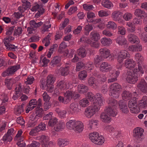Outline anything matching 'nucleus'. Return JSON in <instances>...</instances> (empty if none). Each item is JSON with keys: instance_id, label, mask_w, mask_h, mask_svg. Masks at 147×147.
<instances>
[{"instance_id": "obj_1", "label": "nucleus", "mask_w": 147, "mask_h": 147, "mask_svg": "<svg viewBox=\"0 0 147 147\" xmlns=\"http://www.w3.org/2000/svg\"><path fill=\"white\" fill-rule=\"evenodd\" d=\"M97 101L93 102L92 105L88 107L85 110L84 115L88 118H91L99 110L100 107L103 104L104 100L103 97L99 94H97Z\"/></svg>"}, {"instance_id": "obj_2", "label": "nucleus", "mask_w": 147, "mask_h": 147, "mask_svg": "<svg viewBox=\"0 0 147 147\" xmlns=\"http://www.w3.org/2000/svg\"><path fill=\"white\" fill-rule=\"evenodd\" d=\"M42 109L37 108L35 112L31 114L30 117V121L28 124L29 127H32L37 123L38 120L42 116Z\"/></svg>"}, {"instance_id": "obj_3", "label": "nucleus", "mask_w": 147, "mask_h": 147, "mask_svg": "<svg viewBox=\"0 0 147 147\" xmlns=\"http://www.w3.org/2000/svg\"><path fill=\"white\" fill-rule=\"evenodd\" d=\"M89 138L91 141L97 145H101L104 142L105 139L103 136L100 135L97 132H93L90 133Z\"/></svg>"}, {"instance_id": "obj_4", "label": "nucleus", "mask_w": 147, "mask_h": 147, "mask_svg": "<svg viewBox=\"0 0 147 147\" xmlns=\"http://www.w3.org/2000/svg\"><path fill=\"white\" fill-rule=\"evenodd\" d=\"M110 88L109 95L115 98H118L121 89V86L117 83H114L110 86Z\"/></svg>"}, {"instance_id": "obj_5", "label": "nucleus", "mask_w": 147, "mask_h": 147, "mask_svg": "<svg viewBox=\"0 0 147 147\" xmlns=\"http://www.w3.org/2000/svg\"><path fill=\"white\" fill-rule=\"evenodd\" d=\"M104 129L114 138H117L121 136L120 132L111 125H107Z\"/></svg>"}, {"instance_id": "obj_6", "label": "nucleus", "mask_w": 147, "mask_h": 147, "mask_svg": "<svg viewBox=\"0 0 147 147\" xmlns=\"http://www.w3.org/2000/svg\"><path fill=\"white\" fill-rule=\"evenodd\" d=\"M138 95V93L136 92H133L132 94L129 91H124L122 94L123 99L125 100H129V101H132L135 100Z\"/></svg>"}, {"instance_id": "obj_7", "label": "nucleus", "mask_w": 147, "mask_h": 147, "mask_svg": "<svg viewBox=\"0 0 147 147\" xmlns=\"http://www.w3.org/2000/svg\"><path fill=\"white\" fill-rule=\"evenodd\" d=\"M66 82L64 80H61L57 81L54 93L56 94H58L60 92L64 91L66 89Z\"/></svg>"}, {"instance_id": "obj_8", "label": "nucleus", "mask_w": 147, "mask_h": 147, "mask_svg": "<svg viewBox=\"0 0 147 147\" xmlns=\"http://www.w3.org/2000/svg\"><path fill=\"white\" fill-rule=\"evenodd\" d=\"M128 106L130 109V111L131 113H138L140 111V108L137 106V102L136 99L132 101H129Z\"/></svg>"}, {"instance_id": "obj_9", "label": "nucleus", "mask_w": 147, "mask_h": 147, "mask_svg": "<svg viewBox=\"0 0 147 147\" xmlns=\"http://www.w3.org/2000/svg\"><path fill=\"white\" fill-rule=\"evenodd\" d=\"M139 76L136 75L135 73L132 71L128 72L126 78L127 82L131 84H134L138 80Z\"/></svg>"}, {"instance_id": "obj_10", "label": "nucleus", "mask_w": 147, "mask_h": 147, "mask_svg": "<svg viewBox=\"0 0 147 147\" xmlns=\"http://www.w3.org/2000/svg\"><path fill=\"white\" fill-rule=\"evenodd\" d=\"M144 129L139 127H137L133 131V135L136 139L141 140L144 138Z\"/></svg>"}, {"instance_id": "obj_11", "label": "nucleus", "mask_w": 147, "mask_h": 147, "mask_svg": "<svg viewBox=\"0 0 147 147\" xmlns=\"http://www.w3.org/2000/svg\"><path fill=\"white\" fill-rule=\"evenodd\" d=\"M146 66L142 63L138 64V69H134L133 70L134 72L138 76H140L141 74L144 73V71L146 69Z\"/></svg>"}, {"instance_id": "obj_12", "label": "nucleus", "mask_w": 147, "mask_h": 147, "mask_svg": "<svg viewBox=\"0 0 147 147\" xmlns=\"http://www.w3.org/2000/svg\"><path fill=\"white\" fill-rule=\"evenodd\" d=\"M137 88L142 92L147 93V83L144 79H142L138 84Z\"/></svg>"}, {"instance_id": "obj_13", "label": "nucleus", "mask_w": 147, "mask_h": 147, "mask_svg": "<svg viewBox=\"0 0 147 147\" xmlns=\"http://www.w3.org/2000/svg\"><path fill=\"white\" fill-rule=\"evenodd\" d=\"M112 69V66L107 62L101 63L99 67L100 71L103 72L110 71Z\"/></svg>"}, {"instance_id": "obj_14", "label": "nucleus", "mask_w": 147, "mask_h": 147, "mask_svg": "<svg viewBox=\"0 0 147 147\" xmlns=\"http://www.w3.org/2000/svg\"><path fill=\"white\" fill-rule=\"evenodd\" d=\"M130 57V55L129 53L126 50H122L120 51L117 53V58L121 59L123 61L124 59L127 58H129Z\"/></svg>"}, {"instance_id": "obj_15", "label": "nucleus", "mask_w": 147, "mask_h": 147, "mask_svg": "<svg viewBox=\"0 0 147 147\" xmlns=\"http://www.w3.org/2000/svg\"><path fill=\"white\" fill-rule=\"evenodd\" d=\"M78 104L77 103L73 102L70 105L69 111V113L71 114L77 113L80 111Z\"/></svg>"}, {"instance_id": "obj_16", "label": "nucleus", "mask_w": 147, "mask_h": 147, "mask_svg": "<svg viewBox=\"0 0 147 147\" xmlns=\"http://www.w3.org/2000/svg\"><path fill=\"white\" fill-rule=\"evenodd\" d=\"M2 98L1 105H3V106H1V114L4 113L5 111V106L6 105L7 102L8 100V98L7 94H5L2 95Z\"/></svg>"}, {"instance_id": "obj_17", "label": "nucleus", "mask_w": 147, "mask_h": 147, "mask_svg": "<svg viewBox=\"0 0 147 147\" xmlns=\"http://www.w3.org/2000/svg\"><path fill=\"white\" fill-rule=\"evenodd\" d=\"M136 65V63L132 59H128L124 61V65L126 68L129 69H132Z\"/></svg>"}, {"instance_id": "obj_18", "label": "nucleus", "mask_w": 147, "mask_h": 147, "mask_svg": "<svg viewBox=\"0 0 147 147\" xmlns=\"http://www.w3.org/2000/svg\"><path fill=\"white\" fill-rule=\"evenodd\" d=\"M37 138L39 140L42 146L45 147L48 146V142L49 140L48 137L42 135L38 136Z\"/></svg>"}, {"instance_id": "obj_19", "label": "nucleus", "mask_w": 147, "mask_h": 147, "mask_svg": "<svg viewBox=\"0 0 147 147\" xmlns=\"http://www.w3.org/2000/svg\"><path fill=\"white\" fill-rule=\"evenodd\" d=\"M99 51L100 55L103 59H107L110 56V51L107 48L100 49H99Z\"/></svg>"}, {"instance_id": "obj_20", "label": "nucleus", "mask_w": 147, "mask_h": 147, "mask_svg": "<svg viewBox=\"0 0 147 147\" xmlns=\"http://www.w3.org/2000/svg\"><path fill=\"white\" fill-rule=\"evenodd\" d=\"M22 5L18 7V10L21 13L24 12L25 10L29 8L30 5V3L28 0H23Z\"/></svg>"}, {"instance_id": "obj_21", "label": "nucleus", "mask_w": 147, "mask_h": 147, "mask_svg": "<svg viewBox=\"0 0 147 147\" xmlns=\"http://www.w3.org/2000/svg\"><path fill=\"white\" fill-rule=\"evenodd\" d=\"M127 38L128 41L131 44H138L140 42V40L138 37L134 34H128Z\"/></svg>"}, {"instance_id": "obj_22", "label": "nucleus", "mask_w": 147, "mask_h": 147, "mask_svg": "<svg viewBox=\"0 0 147 147\" xmlns=\"http://www.w3.org/2000/svg\"><path fill=\"white\" fill-rule=\"evenodd\" d=\"M65 98L67 99H69V102L70 101L72 97H79L78 94H77L76 93L74 92H73L71 90H68L64 94Z\"/></svg>"}, {"instance_id": "obj_23", "label": "nucleus", "mask_w": 147, "mask_h": 147, "mask_svg": "<svg viewBox=\"0 0 147 147\" xmlns=\"http://www.w3.org/2000/svg\"><path fill=\"white\" fill-rule=\"evenodd\" d=\"M116 42L119 45L121 46H125L127 45V41L126 38L121 36H117L116 39Z\"/></svg>"}, {"instance_id": "obj_24", "label": "nucleus", "mask_w": 147, "mask_h": 147, "mask_svg": "<svg viewBox=\"0 0 147 147\" xmlns=\"http://www.w3.org/2000/svg\"><path fill=\"white\" fill-rule=\"evenodd\" d=\"M37 104V100L36 99H33L31 100L27 106L26 112V113H28L29 111L32 110L36 106Z\"/></svg>"}, {"instance_id": "obj_25", "label": "nucleus", "mask_w": 147, "mask_h": 147, "mask_svg": "<svg viewBox=\"0 0 147 147\" xmlns=\"http://www.w3.org/2000/svg\"><path fill=\"white\" fill-rule=\"evenodd\" d=\"M119 107L120 109L123 113H127L129 112L126 103L124 101L120 100L119 103Z\"/></svg>"}, {"instance_id": "obj_26", "label": "nucleus", "mask_w": 147, "mask_h": 147, "mask_svg": "<svg viewBox=\"0 0 147 147\" xmlns=\"http://www.w3.org/2000/svg\"><path fill=\"white\" fill-rule=\"evenodd\" d=\"M105 112L110 116H115L117 114V111L115 108L111 107H106L105 110Z\"/></svg>"}, {"instance_id": "obj_27", "label": "nucleus", "mask_w": 147, "mask_h": 147, "mask_svg": "<svg viewBox=\"0 0 147 147\" xmlns=\"http://www.w3.org/2000/svg\"><path fill=\"white\" fill-rule=\"evenodd\" d=\"M84 125L82 123L77 120L73 130L76 132L80 133L82 131Z\"/></svg>"}, {"instance_id": "obj_28", "label": "nucleus", "mask_w": 147, "mask_h": 147, "mask_svg": "<svg viewBox=\"0 0 147 147\" xmlns=\"http://www.w3.org/2000/svg\"><path fill=\"white\" fill-rule=\"evenodd\" d=\"M101 120L103 122L109 123L111 121V118L110 116L105 112L102 113L100 116Z\"/></svg>"}, {"instance_id": "obj_29", "label": "nucleus", "mask_w": 147, "mask_h": 147, "mask_svg": "<svg viewBox=\"0 0 147 147\" xmlns=\"http://www.w3.org/2000/svg\"><path fill=\"white\" fill-rule=\"evenodd\" d=\"M128 49L132 52L140 51L142 50V46L140 44L132 45L129 46Z\"/></svg>"}, {"instance_id": "obj_30", "label": "nucleus", "mask_w": 147, "mask_h": 147, "mask_svg": "<svg viewBox=\"0 0 147 147\" xmlns=\"http://www.w3.org/2000/svg\"><path fill=\"white\" fill-rule=\"evenodd\" d=\"M61 60V57L56 56L54 57L51 61V64L53 66H59L60 65V62Z\"/></svg>"}, {"instance_id": "obj_31", "label": "nucleus", "mask_w": 147, "mask_h": 147, "mask_svg": "<svg viewBox=\"0 0 147 147\" xmlns=\"http://www.w3.org/2000/svg\"><path fill=\"white\" fill-rule=\"evenodd\" d=\"M90 37V40L94 41H97L100 38L99 33L95 31H93L91 32Z\"/></svg>"}, {"instance_id": "obj_32", "label": "nucleus", "mask_w": 147, "mask_h": 147, "mask_svg": "<svg viewBox=\"0 0 147 147\" xmlns=\"http://www.w3.org/2000/svg\"><path fill=\"white\" fill-rule=\"evenodd\" d=\"M99 94L101 96H102L101 94L100 93H97L96 95L95 96L91 92H88L86 95V98L89 99L90 101H94V102H95L96 101L98 100V98L97 97V94Z\"/></svg>"}, {"instance_id": "obj_33", "label": "nucleus", "mask_w": 147, "mask_h": 147, "mask_svg": "<svg viewBox=\"0 0 147 147\" xmlns=\"http://www.w3.org/2000/svg\"><path fill=\"white\" fill-rule=\"evenodd\" d=\"M100 41L103 46L106 47L109 46L112 43V40L111 39L106 37L102 38Z\"/></svg>"}, {"instance_id": "obj_34", "label": "nucleus", "mask_w": 147, "mask_h": 147, "mask_svg": "<svg viewBox=\"0 0 147 147\" xmlns=\"http://www.w3.org/2000/svg\"><path fill=\"white\" fill-rule=\"evenodd\" d=\"M20 68V65L19 64H16L14 66H12L8 68L9 74L11 75L14 74Z\"/></svg>"}, {"instance_id": "obj_35", "label": "nucleus", "mask_w": 147, "mask_h": 147, "mask_svg": "<svg viewBox=\"0 0 147 147\" xmlns=\"http://www.w3.org/2000/svg\"><path fill=\"white\" fill-rule=\"evenodd\" d=\"M51 25L50 22H47L44 24L40 29V31L42 33L46 32H47L49 30V29L51 28Z\"/></svg>"}, {"instance_id": "obj_36", "label": "nucleus", "mask_w": 147, "mask_h": 147, "mask_svg": "<svg viewBox=\"0 0 147 147\" xmlns=\"http://www.w3.org/2000/svg\"><path fill=\"white\" fill-rule=\"evenodd\" d=\"M121 12L119 11H115L113 12L111 14V18L115 21H119L121 18Z\"/></svg>"}, {"instance_id": "obj_37", "label": "nucleus", "mask_w": 147, "mask_h": 147, "mask_svg": "<svg viewBox=\"0 0 147 147\" xmlns=\"http://www.w3.org/2000/svg\"><path fill=\"white\" fill-rule=\"evenodd\" d=\"M88 83L90 86H93L94 89L96 88L98 86L96 79L93 77H90L88 79Z\"/></svg>"}, {"instance_id": "obj_38", "label": "nucleus", "mask_w": 147, "mask_h": 147, "mask_svg": "<svg viewBox=\"0 0 147 147\" xmlns=\"http://www.w3.org/2000/svg\"><path fill=\"white\" fill-rule=\"evenodd\" d=\"M65 127V123L62 121H59L56 125L54 129L56 131H61Z\"/></svg>"}, {"instance_id": "obj_39", "label": "nucleus", "mask_w": 147, "mask_h": 147, "mask_svg": "<svg viewBox=\"0 0 147 147\" xmlns=\"http://www.w3.org/2000/svg\"><path fill=\"white\" fill-rule=\"evenodd\" d=\"M77 120H69L66 123V126L69 129H74Z\"/></svg>"}, {"instance_id": "obj_40", "label": "nucleus", "mask_w": 147, "mask_h": 147, "mask_svg": "<svg viewBox=\"0 0 147 147\" xmlns=\"http://www.w3.org/2000/svg\"><path fill=\"white\" fill-rule=\"evenodd\" d=\"M101 5L104 7L108 9L111 8L113 6V3L108 0L103 1L101 2Z\"/></svg>"}, {"instance_id": "obj_41", "label": "nucleus", "mask_w": 147, "mask_h": 147, "mask_svg": "<svg viewBox=\"0 0 147 147\" xmlns=\"http://www.w3.org/2000/svg\"><path fill=\"white\" fill-rule=\"evenodd\" d=\"M69 67L66 66L65 67H61L59 69V72L62 76L67 75L69 73Z\"/></svg>"}, {"instance_id": "obj_42", "label": "nucleus", "mask_w": 147, "mask_h": 147, "mask_svg": "<svg viewBox=\"0 0 147 147\" xmlns=\"http://www.w3.org/2000/svg\"><path fill=\"white\" fill-rule=\"evenodd\" d=\"M78 90L80 93H84L88 90V87L83 84L79 85L78 86Z\"/></svg>"}, {"instance_id": "obj_43", "label": "nucleus", "mask_w": 147, "mask_h": 147, "mask_svg": "<svg viewBox=\"0 0 147 147\" xmlns=\"http://www.w3.org/2000/svg\"><path fill=\"white\" fill-rule=\"evenodd\" d=\"M147 103V97L145 96L143 97L142 99L138 102V104L141 108H144Z\"/></svg>"}, {"instance_id": "obj_44", "label": "nucleus", "mask_w": 147, "mask_h": 147, "mask_svg": "<svg viewBox=\"0 0 147 147\" xmlns=\"http://www.w3.org/2000/svg\"><path fill=\"white\" fill-rule=\"evenodd\" d=\"M57 143L59 146L63 147L68 145L69 143V141L65 140L59 138L57 140Z\"/></svg>"}, {"instance_id": "obj_45", "label": "nucleus", "mask_w": 147, "mask_h": 147, "mask_svg": "<svg viewBox=\"0 0 147 147\" xmlns=\"http://www.w3.org/2000/svg\"><path fill=\"white\" fill-rule=\"evenodd\" d=\"M58 122V119L56 117H53L50 119L48 122V125L49 126L53 127Z\"/></svg>"}, {"instance_id": "obj_46", "label": "nucleus", "mask_w": 147, "mask_h": 147, "mask_svg": "<svg viewBox=\"0 0 147 147\" xmlns=\"http://www.w3.org/2000/svg\"><path fill=\"white\" fill-rule=\"evenodd\" d=\"M93 29V26L92 24H86L84 28L85 35L86 36L88 35L90 32Z\"/></svg>"}, {"instance_id": "obj_47", "label": "nucleus", "mask_w": 147, "mask_h": 147, "mask_svg": "<svg viewBox=\"0 0 147 147\" xmlns=\"http://www.w3.org/2000/svg\"><path fill=\"white\" fill-rule=\"evenodd\" d=\"M24 105L22 104L21 105L16 106L15 107V112L17 115H19L24 111L23 108Z\"/></svg>"}, {"instance_id": "obj_48", "label": "nucleus", "mask_w": 147, "mask_h": 147, "mask_svg": "<svg viewBox=\"0 0 147 147\" xmlns=\"http://www.w3.org/2000/svg\"><path fill=\"white\" fill-rule=\"evenodd\" d=\"M134 58L135 60L137 62L138 64L143 63L144 60L143 58L140 53H136Z\"/></svg>"}, {"instance_id": "obj_49", "label": "nucleus", "mask_w": 147, "mask_h": 147, "mask_svg": "<svg viewBox=\"0 0 147 147\" xmlns=\"http://www.w3.org/2000/svg\"><path fill=\"white\" fill-rule=\"evenodd\" d=\"M42 24V22H41L36 23L34 20H31L29 22L30 26L34 28H37L40 27Z\"/></svg>"}, {"instance_id": "obj_50", "label": "nucleus", "mask_w": 147, "mask_h": 147, "mask_svg": "<svg viewBox=\"0 0 147 147\" xmlns=\"http://www.w3.org/2000/svg\"><path fill=\"white\" fill-rule=\"evenodd\" d=\"M79 104L81 107H85L89 105V102L87 98H84L79 101Z\"/></svg>"}, {"instance_id": "obj_51", "label": "nucleus", "mask_w": 147, "mask_h": 147, "mask_svg": "<svg viewBox=\"0 0 147 147\" xmlns=\"http://www.w3.org/2000/svg\"><path fill=\"white\" fill-rule=\"evenodd\" d=\"M87 21L89 22V21L93 19V18L96 17L95 13L89 11H88L86 14Z\"/></svg>"}, {"instance_id": "obj_52", "label": "nucleus", "mask_w": 147, "mask_h": 147, "mask_svg": "<svg viewBox=\"0 0 147 147\" xmlns=\"http://www.w3.org/2000/svg\"><path fill=\"white\" fill-rule=\"evenodd\" d=\"M51 35V33H49L48 35L43 40L42 43L44 44L45 47L48 46L50 43V40H51L50 37Z\"/></svg>"}, {"instance_id": "obj_53", "label": "nucleus", "mask_w": 147, "mask_h": 147, "mask_svg": "<svg viewBox=\"0 0 147 147\" xmlns=\"http://www.w3.org/2000/svg\"><path fill=\"white\" fill-rule=\"evenodd\" d=\"M87 76V72L85 70H83L79 72L78 75L79 78L82 80H84Z\"/></svg>"}, {"instance_id": "obj_54", "label": "nucleus", "mask_w": 147, "mask_h": 147, "mask_svg": "<svg viewBox=\"0 0 147 147\" xmlns=\"http://www.w3.org/2000/svg\"><path fill=\"white\" fill-rule=\"evenodd\" d=\"M107 27L108 28L115 30L117 28V25L115 22L110 21L108 22L107 24Z\"/></svg>"}, {"instance_id": "obj_55", "label": "nucleus", "mask_w": 147, "mask_h": 147, "mask_svg": "<svg viewBox=\"0 0 147 147\" xmlns=\"http://www.w3.org/2000/svg\"><path fill=\"white\" fill-rule=\"evenodd\" d=\"M107 102L109 105V107L112 106L115 108L117 105V101L113 99L109 98Z\"/></svg>"}, {"instance_id": "obj_56", "label": "nucleus", "mask_w": 147, "mask_h": 147, "mask_svg": "<svg viewBox=\"0 0 147 147\" xmlns=\"http://www.w3.org/2000/svg\"><path fill=\"white\" fill-rule=\"evenodd\" d=\"M55 80V79L52 75H49L47 77V84L49 85H52L53 84Z\"/></svg>"}, {"instance_id": "obj_57", "label": "nucleus", "mask_w": 147, "mask_h": 147, "mask_svg": "<svg viewBox=\"0 0 147 147\" xmlns=\"http://www.w3.org/2000/svg\"><path fill=\"white\" fill-rule=\"evenodd\" d=\"M83 9L86 11H90L93 10L94 7L92 5L84 4L82 5Z\"/></svg>"}, {"instance_id": "obj_58", "label": "nucleus", "mask_w": 147, "mask_h": 147, "mask_svg": "<svg viewBox=\"0 0 147 147\" xmlns=\"http://www.w3.org/2000/svg\"><path fill=\"white\" fill-rule=\"evenodd\" d=\"M78 54L80 57H84L86 56V51L83 47L80 48L78 51Z\"/></svg>"}, {"instance_id": "obj_59", "label": "nucleus", "mask_w": 147, "mask_h": 147, "mask_svg": "<svg viewBox=\"0 0 147 147\" xmlns=\"http://www.w3.org/2000/svg\"><path fill=\"white\" fill-rule=\"evenodd\" d=\"M97 41L90 40H88L87 43L90 44L91 47L97 48H98L100 46L99 44Z\"/></svg>"}, {"instance_id": "obj_60", "label": "nucleus", "mask_w": 147, "mask_h": 147, "mask_svg": "<svg viewBox=\"0 0 147 147\" xmlns=\"http://www.w3.org/2000/svg\"><path fill=\"white\" fill-rule=\"evenodd\" d=\"M86 69L89 72H90L94 68V66L92 62H89L87 63L85 66Z\"/></svg>"}, {"instance_id": "obj_61", "label": "nucleus", "mask_w": 147, "mask_h": 147, "mask_svg": "<svg viewBox=\"0 0 147 147\" xmlns=\"http://www.w3.org/2000/svg\"><path fill=\"white\" fill-rule=\"evenodd\" d=\"M13 81L11 79H6L5 81V85L7 87L8 89L10 90L12 88V85L13 84Z\"/></svg>"}, {"instance_id": "obj_62", "label": "nucleus", "mask_w": 147, "mask_h": 147, "mask_svg": "<svg viewBox=\"0 0 147 147\" xmlns=\"http://www.w3.org/2000/svg\"><path fill=\"white\" fill-rule=\"evenodd\" d=\"M78 10V8L76 6L71 7L69 9L68 13L71 15L76 12Z\"/></svg>"}, {"instance_id": "obj_63", "label": "nucleus", "mask_w": 147, "mask_h": 147, "mask_svg": "<svg viewBox=\"0 0 147 147\" xmlns=\"http://www.w3.org/2000/svg\"><path fill=\"white\" fill-rule=\"evenodd\" d=\"M49 61V60L47 59L45 57L42 60L40 61V63H41L42 66L45 67L47 65V64Z\"/></svg>"}, {"instance_id": "obj_64", "label": "nucleus", "mask_w": 147, "mask_h": 147, "mask_svg": "<svg viewBox=\"0 0 147 147\" xmlns=\"http://www.w3.org/2000/svg\"><path fill=\"white\" fill-rule=\"evenodd\" d=\"M132 17V14L128 12L125 13L123 16V18L126 21H129L131 19Z\"/></svg>"}]
</instances>
